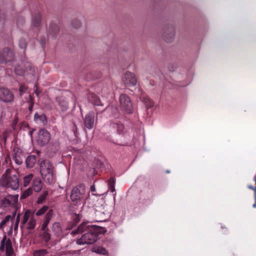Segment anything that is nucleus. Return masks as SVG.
<instances>
[{
    "label": "nucleus",
    "instance_id": "f257e3e1",
    "mask_svg": "<svg viewBox=\"0 0 256 256\" xmlns=\"http://www.w3.org/2000/svg\"><path fill=\"white\" fill-rule=\"evenodd\" d=\"M2 184L12 190H16L19 186V181L16 172L12 169H7L0 180Z\"/></svg>",
    "mask_w": 256,
    "mask_h": 256
},
{
    "label": "nucleus",
    "instance_id": "f03ea898",
    "mask_svg": "<svg viewBox=\"0 0 256 256\" xmlns=\"http://www.w3.org/2000/svg\"><path fill=\"white\" fill-rule=\"evenodd\" d=\"M106 230L104 228L100 226L94 228V232H85L76 240V244L79 245L91 244L98 240V234L105 232Z\"/></svg>",
    "mask_w": 256,
    "mask_h": 256
},
{
    "label": "nucleus",
    "instance_id": "7ed1b4c3",
    "mask_svg": "<svg viewBox=\"0 0 256 256\" xmlns=\"http://www.w3.org/2000/svg\"><path fill=\"white\" fill-rule=\"evenodd\" d=\"M34 214V212L30 210H26L24 212L20 224L22 230H26L30 232L36 228V220Z\"/></svg>",
    "mask_w": 256,
    "mask_h": 256
},
{
    "label": "nucleus",
    "instance_id": "20e7f679",
    "mask_svg": "<svg viewBox=\"0 0 256 256\" xmlns=\"http://www.w3.org/2000/svg\"><path fill=\"white\" fill-rule=\"evenodd\" d=\"M53 166L48 160H44L40 164V172L44 180L52 184L54 180Z\"/></svg>",
    "mask_w": 256,
    "mask_h": 256
},
{
    "label": "nucleus",
    "instance_id": "39448f33",
    "mask_svg": "<svg viewBox=\"0 0 256 256\" xmlns=\"http://www.w3.org/2000/svg\"><path fill=\"white\" fill-rule=\"evenodd\" d=\"M85 192V188L82 185L74 188L70 194L72 201L76 203L82 202L84 200Z\"/></svg>",
    "mask_w": 256,
    "mask_h": 256
},
{
    "label": "nucleus",
    "instance_id": "423d86ee",
    "mask_svg": "<svg viewBox=\"0 0 256 256\" xmlns=\"http://www.w3.org/2000/svg\"><path fill=\"white\" fill-rule=\"evenodd\" d=\"M14 52L8 48H4L0 51V63L11 64L14 60Z\"/></svg>",
    "mask_w": 256,
    "mask_h": 256
},
{
    "label": "nucleus",
    "instance_id": "0eeeda50",
    "mask_svg": "<svg viewBox=\"0 0 256 256\" xmlns=\"http://www.w3.org/2000/svg\"><path fill=\"white\" fill-rule=\"evenodd\" d=\"M120 107L122 110L126 112H132L133 104L130 97L126 94H122L119 98Z\"/></svg>",
    "mask_w": 256,
    "mask_h": 256
},
{
    "label": "nucleus",
    "instance_id": "6e6552de",
    "mask_svg": "<svg viewBox=\"0 0 256 256\" xmlns=\"http://www.w3.org/2000/svg\"><path fill=\"white\" fill-rule=\"evenodd\" d=\"M0 250H5L6 256H14V250L11 240L4 235L1 240Z\"/></svg>",
    "mask_w": 256,
    "mask_h": 256
},
{
    "label": "nucleus",
    "instance_id": "1a4fd4ad",
    "mask_svg": "<svg viewBox=\"0 0 256 256\" xmlns=\"http://www.w3.org/2000/svg\"><path fill=\"white\" fill-rule=\"evenodd\" d=\"M36 138L38 144L42 146L48 144L50 142V135L46 130L41 129L38 133Z\"/></svg>",
    "mask_w": 256,
    "mask_h": 256
},
{
    "label": "nucleus",
    "instance_id": "9d476101",
    "mask_svg": "<svg viewBox=\"0 0 256 256\" xmlns=\"http://www.w3.org/2000/svg\"><path fill=\"white\" fill-rule=\"evenodd\" d=\"M97 227L98 226L90 224L88 222H84L78 226L76 231H72V234L94 232V228H97Z\"/></svg>",
    "mask_w": 256,
    "mask_h": 256
},
{
    "label": "nucleus",
    "instance_id": "9b49d317",
    "mask_svg": "<svg viewBox=\"0 0 256 256\" xmlns=\"http://www.w3.org/2000/svg\"><path fill=\"white\" fill-rule=\"evenodd\" d=\"M123 82L126 87L134 86L136 85L137 80L134 74L130 72H126L124 77L122 78Z\"/></svg>",
    "mask_w": 256,
    "mask_h": 256
},
{
    "label": "nucleus",
    "instance_id": "f8f14e48",
    "mask_svg": "<svg viewBox=\"0 0 256 256\" xmlns=\"http://www.w3.org/2000/svg\"><path fill=\"white\" fill-rule=\"evenodd\" d=\"M18 200V195H8L1 200V206L6 208L10 206H14Z\"/></svg>",
    "mask_w": 256,
    "mask_h": 256
},
{
    "label": "nucleus",
    "instance_id": "ddd939ff",
    "mask_svg": "<svg viewBox=\"0 0 256 256\" xmlns=\"http://www.w3.org/2000/svg\"><path fill=\"white\" fill-rule=\"evenodd\" d=\"M14 94L8 88H0V99L4 102H12L14 99Z\"/></svg>",
    "mask_w": 256,
    "mask_h": 256
},
{
    "label": "nucleus",
    "instance_id": "4468645a",
    "mask_svg": "<svg viewBox=\"0 0 256 256\" xmlns=\"http://www.w3.org/2000/svg\"><path fill=\"white\" fill-rule=\"evenodd\" d=\"M12 158L16 164L20 165L22 163L24 155L20 148H15L14 149Z\"/></svg>",
    "mask_w": 256,
    "mask_h": 256
},
{
    "label": "nucleus",
    "instance_id": "2eb2a0df",
    "mask_svg": "<svg viewBox=\"0 0 256 256\" xmlns=\"http://www.w3.org/2000/svg\"><path fill=\"white\" fill-rule=\"evenodd\" d=\"M94 113H88L85 116L84 124L86 127L91 129L94 126Z\"/></svg>",
    "mask_w": 256,
    "mask_h": 256
},
{
    "label": "nucleus",
    "instance_id": "dca6fc26",
    "mask_svg": "<svg viewBox=\"0 0 256 256\" xmlns=\"http://www.w3.org/2000/svg\"><path fill=\"white\" fill-rule=\"evenodd\" d=\"M52 210H49L45 215V220H44L41 228V230L43 232L46 230H48V223L52 218Z\"/></svg>",
    "mask_w": 256,
    "mask_h": 256
},
{
    "label": "nucleus",
    "instance_id": "f3484780",
    "mask_svg": "<svg viewBox=\"0 0 256 256\" xmlns=\"http://www.w3.org/2000/svg\"><path fill=\"white\" fill-rule=\"evenodd\" d=\"M34 120L38 124L46 125L47 124V118L44 113H35Z\"/></svg>",
    "mask_w": 256,
    "mask_h": 256
},
{
    "label": "nucleus",
    "instance_id": "a211bd4d",
    "mask_svg": "<svg viewBox=\"0 0 256 256\" xmlns=\"http://www.w3.org/2000/svg\"><path fill=\"white\" fill-rule=\"evenodd\" d=\"M140 98L144 104L147 109H148L154 106L153 101L150 100L146 94L142 93L140 96Z\"/></svg>",
    "mask_w": 256,
    "mask_h": 256
},
{
    "label": "nucleus",
    "instance_id": "6ab92c4d",
    "mask_svg": "<svg viewBox=\"0 0 256 256\" xmlns=\"http://www.w3.org/2000/svg\"><path fill=\"white\" fill-rule=\"evenodd\" d=\"M36 161V157L35 155L32 154L28 156L26 160V167L28 168H33L35 166Z\"/></svg>",
    "mask_w": 256,
    "mask_h": 256
},
{
    "label": "nucleus",
    "instance_id": "aec40b11",
    "mask_svg": "<svg viewBox=\"0 0 256 256\" xmlns=\"http://www.w3.org/2000/svg\"><path fill=\"white\" fill-rule=\"evenodd\" d=\"M60 32V28L58 25L54 24H51L48 30L49 36H52L54 38Z\"/></svg>",
    "mask_w": 256,
    "mask_h": 256
},
{
    "label": "nucleus",
    "instance_id": "412c9836",
    "mask_svg": "<svg viewBox=\"0 0 256 256\" xmlns=\"http://www.w3.org/2000/svg\"><path fill=\"white\" fill-rule=\"evenodd\" d=\"M168 32H170L168 34L164 33V38L166 42H170L174 38V28L172 26L168 28Z\"/></svg>",
    "mask_w": 256,
    "mask_h": 256
},
{
    "label": "nucleus",
    "instance_id": "4be33fe9",
    "mask_svg": "<svg viewBox=\"0 0 256 256\" xmlns=\"http://www.w3.org/2000/svg\"><path fill=\"white\" fill-rule=\"evenodd\" d=\"M42 187V182L39 178H35L32 182V188L35 192H40Z\"/></svg>",
    "mask_w": 256,
    "mask_h": 256
},
{
    "label": "nucleus",
    "instance_id": "5701e85b",
    "mask_svg": "<svg viewBox=\"0 0 256 256\" xmlns=\"http://www.w3.org/2000/svg\"><path fill=\"white\" fill-rule=\"evenodd\" d=\"M41 15L39 12H38L35 15H32V25L34 27L38 28L41 22Z\"/></svg>",
    "mask_w": 256,
    "mask_h": 256
},
{
    "label": "nucleus",
    "instance_id": "b1692460",
    "mask_svg": "<svg viewBox=\"0 0 256 256\" xmlns=\"http://www.w3.org/2000/svg\"><path fill=\"white\" fill-rule=\"evenodd\" d=\"M52 230L56 236H60L62 234L60 225L58 222H55L52 224Z\"/></svg>",
    "mask_w": 256,
    "mask_h": 256
},
{
    "label": "nucleus",
    "instance_id": "393cba45",
    "mask_svg": "<svg viewBox=\"0 0 256 256\" xmlns=\"http://www.w3.org/2000/svg\"><path fill=\"white\" fill-rule=\"evenodd\" d=\"M49 210H52L51 209H49L48 206H44L38 209V210L36 211L35 214L36 216H39L44 215V214H46Z\"/></svg>",
    "mask_w": 256,
    "mask_h": 256
},
{
    "label": "nucleus",
    "instance_id": "a878e982",
    "mask_svg": "<svg viewBox=\"0 0 256 256\" xmlns=\"http://www.w3.org/2000/svg\"><path fill=\"white\" fill-rule=\"evenodd\" d=\"M92 251L94 252L101 254H107V251L102 246L94 247L92 249Z\"/></svg>",
    "mask_w": 256,
    "mask_h": 256
},
{
    "label": "nucleus",
    "instance_id": "bb28decb",
    "mask_svg": "<svg viewBox=\"0 0 256 256\" xmlns=\"http://www.w3.org/2000/svg\"><path fill=\"white\" fill-rule=\"evenodd\" d=\"M33 174H29L28 176H26L24 178V186L26 187L28 186L30 184V182L32 180L33 178Z\"/></svg>",
    "mask_w": 256,
    "mask_h": 256
},
{
    "label": "nucleus",
    "instance_id": "cd10ccee",
    "mask_svg": "<svg viewBox=\"0 0 256 256\" xmlns=\"http://www.w3.org/2000/svg\"><path fill=\"white\" fill-rule=\"evenodd\" d=\"M20 214L18 213L16 219L15 220L14 223L12 225V227L14 228V230L16 232L18 230V225L20 223Z\"/></svg>",
    "mask_w": 256,
    "mask_h": 256
},
{
    "label": "nucleus",
    "instance_id": "c85d7f7f",
    "mask_svg": "<svg viewBox=\"0 0 256 256\" xmlns=\"http://www.w3.org/2000/svg\"><path fill=\"white\" fill-rule=\"evenodd\" d=\"M114 182H114V179L113 178H110L108 180V188H109V190L112 192H114V190H115Z\"/></svg>",
    "mask_w": 256,
    "mask_h": 256
},
{
    "label": "nucleus",
    "instance_id": "c756f323",
    "mask_svg": "<svg viewBox=\"0 0 256 256\" xmlns=\"http://www.w3.org/2000/svg\"><path fill=\"white\" fill-rule=\"evenodd\" d=\"M32 190L30 188H28L23 192L20 196L21 198H26L32 194Z\"/></svg>",
    "mask_w": 256,
    "mask_h": 256
},
{
    "label": "nucleus",
    "instance_id": "7c9ffc66",
    "mask_svg": "<svg viewBox=\"0 0 256 256\" xmlns=\"http://www.w3.org/2000/svg\"><path fill=\"white\" fill-rule=\"evenodd\" d=\"M14 72L16 75L22 76L24 73V70L18 66L14 68Z\"/></svg>",
    "mask_w": 256,
    "mask_h": 256
},
{
    "label": "nucleus",
    "instance_id": "2f4dec72",
    "mask_svg": "<svg viewBox=\"0 0 256 256\" xmlns=\"http://www.w3.org/2000/svg\"><path fill=\"white\" fill-rule=\"evenodd\" d=\"M47 254L46 250H36L34 252V256H45Z\"/></svg>",
    "mask_w": 256,
    "mask_h": 256
},
{
    "label": "nucleus",
    "instance_id": "473e14b6",
    "mask_svg": "<svg viewBox=\"0 0 256 256\" xmlns=\"http://www.w3.org/2000/svg\"><path fill=\"white\" fill-rule=\"evenodd\" d=\"M48 192H44L43 194H42L38 198L37 202L38 204L42 203L46 199V196H48Z\"/></svg>",
    "mask_w": 256,
    "mask_h": 256
},
{
    "label": "nucleus",
    "instance_id": "72a5a7b5",
    "mask_svg": "<svg viewBox=\"0 0 256 256\" xmlns=\"http://www.w3.org/2000/svg\"><path fill=\"white\" fill-rule=\"evenodd\" d=\"M12 220V218L10 215L7 216L4 220H3L0 224V228H2L8 222Z\"/></svg>",
    "mask_w": 256,
    "mask_h": 256
},
{
    "label": "nucleus",
    "instance_id": "f704fd0d",
    "mask_svg": "<svg viewBox=\"0 0 256 256\" xmlns=\"http://www.w3.org/2000/svg\"><path fill=\"white\" fill-rule=\"evenodd\" d=\"M27 44L26 42V40L25 39L23 38H21L19 42V46L21 48H26V47Z\"/></svg>",
    "mask_w": 256,
    "mask_h": 256
},
{
    "label": "nucleus",
    "instance_id": "c9c22d12",
    "mask_svg": "<svg viewBox=\"0 0 256 256\" xmlns=\"http://www.w3.org/2000/svg\"><path fill=\"white\" fill-rule=\"evenodd\" d=\"M28 88L24 84H21L19 88V92L20 94L22 95L24 92H25L27 90Z\"/></svg>",
    "mask_w": 256,
    "mask_h": 256
},
{
    "label": "nucleus",
    "instance_id": "e433bc0d",
    "mask_svg": "<svg viewBox=\"0 0 256 256\" xmlns=\"http://www.w3.org/2000/svg\"><path fill=\"white\" fill-rule=\"evenodd\" d=\"M72 26L76 28H78L81 26L80 22L78 20H74L72 22Z\"/></svg>",
    "mask_w": 256,
    "mask_h": 256
},
{
    "label": "nucleus",
    "instance_id": "4c0bfd02",
    "mask_svg": "<svg viewBox=\"0 0 256 256\" xmlns=\"http://www.w3.org/2000/svg\"><path fill=\"white\" fill-rule=\"evenodd\" d=\"M44 232L43 238L46 242H47L50 240V234L48 232V230H46L45 232Z\"/></svg>",
    "mask_w": 256,
    "mask_h": 256
},
{
    "label": "nucleus",
    "instance_id": "58836bf2",
    "mask_svg": "<svg viewBox=\"0 0 256 256\" xmlns=\"http://www.w3.org/2000/svg\"><path fill=\"white\" fill-rule=\"evenodd\" d=\"M40 42L42 48H44L46 44V38L44 37L41 38L40 40Z\"/></svg>",
    "mask_w": 256,
    "mask_h": 256
},
{
    "label": "nucleus",
    "instance_id": "ea45409f",
    "mask_svg": "<svg viewBox=\"0 0 256 256\" xmlns=\"http://www.w3.org/2000/svg\"><path fill=\"white\" fill-rule=\"evenodd\" d=\"M124 128L122 124H119L118 126V133H122L123 132V129Z\"/></svg>",
    "mask_w": 256,
    "mask_h": 256
},
{
    "label": "nucleus",
    "instance_id": "a19ab883",
    "mask_svg": "<svg viewBox=\"0 0 256 256\" xmlns=\"http://www.w3.org/2000/svg\"><path fill=\"white\" fill-rule=\"evenodd\" d=\"M68 103L66 102H64V105L62 106H63V109L62 110V111H64V110H66V108H68Z\"/></svg>",
    "mask_w": 256,
    "mask_h": 256
},
{
    "label": "nucleus",
    "instance_id": "79ce46f5",
    "mask_svg": "<svg viewBox=\"0 0 256 256\" xmlns=\"http://www.w3.org/2000/svg\"><path fill=\"white\" fill-rule=\"evenodd\" d=\"M94 98L96 100L94 104L99 105V103L100 102V99L96 96H95Z\"/></svg>",
    "mask_w": 256,
    "mask_h": 256
},
{
    "label": "nucleus",
    "instance_id": "37998d69",
    "mask_svg": "<svg viewBox=\"0 0 256 256\" xmlns=\"http://www.w3.org/2000/svg\"><path fill=\"white\" fill-rule=\"evenodd\" d=\"M34 86L36 88V89L35 90V93L36 94L37 96H38L40 92L38 90L37 85L36 84Z\"/></svg>",
    "mask_w": 256,
    "mask_h": 256
},
{
    "label": "nucleus",
    "instance_id": "c03bdc74",
    "mask_svg": "<svg viewBox=\"0 0 256 256\" xmlns=\"http://www.w3.org/2000/svg\"><path fill=\"white\" fill-rule=\"evenodd\" d=\"M91 191L92 192H95L96 191V187L94 184H92L90 187Z\"/></svg>",
    "mask_w": 256,
    "mask_h": 256
},
{
    "label": "nucleus",
    "instance_id": "a18cd8bd",
    "mask_svg": "<svg viewBox=\"0 0 256 256\" xmlns=\"http://www.w3.org/2000/svg\"><path fill=\"white\" fill-rule=\"evenodd\" d=\"M32 108H33V104H30V105L28 106L29 110L30 111H32Z\"/></svg>",
    "mask_w": 256,
    "mask_h": 256
},
{
    "label": "nucleus",
    "instance_id": "49530a36",
    "mask_svg": "<svg viewBox=\"0 0 256 256\" xmlns=\"http://www.w3.org/2000/svg\"><path fill=\"white\" fill-rule=\"evenodd\" d=\"M5 16L4 14H2V16H0V22H2V20L4 19Z\"/></svg>",
    "mask_w": 256,
    "mask_h": 256
},
{
    "label": "nucleus",
    "instance_id": "de8ad7c7",
    "mask_svg": "<svg viewBox=\"0 0 256 256\" xmlns=\"http://www.w3.org/2000/svg\"><path fill=\"white\" fill-rule=\"evenodd\" d=\"M248 188H250V189H252V190H254V191L255 192V189H256V188H254L252 186H248Z\"/></svg>",
    "mask_w": 256,
    "mask_h": 256
},
{
    "label": "nucleus",
    "instance_id": "09e8293b",
    "mask_svg": "<svg viewBox=\"0 0 256 256\" xmlns=\"http://www.w3.org/2000/svg\"><path fill=\"white\" fill-rule=\"evenodd\" d=\"M255 203L253 205L254 208L256 207V194H254Z\"/></svg>",
    "mask_w": 256,
    "mask_h": 256
},
{
    "label": "nucleus",
    "instance_id": "8fccbe9b",
    "mask_svg": "<svg viewBox=\"0 0 256 256\" xmlns=\"http://www.w3.org/2000/svg\"><path fill=\"white\" fill-rule=\"evenodd\" d=\"M20 21H22V22H24L23 18H20L18 19V24H19V22H20Z\"/></svg>",
    "mask_w": 256,
    "mask_h": 256
},
{
    "label": "nucleus",
    "instance_id": "3c124183",
    "mask_svg": "<svg viewBox=\"0 0 256 256\" xmlns=\"http://www.w3.org/2000/svg\"><path fill=\"white\" fill-rule=\"evenodd\" d=\"M96 78H98V77H96ZM87 78L88 80V79H90V80H94V78H95V77H93V78H88V76H87V78Z\"/></svg>",
    "mask_w": 256,
    "mask_h": 256
},
{
    "label": "nucleus",
    "instance_id": "603ef678",
    "mask_svg": "<svg viewBox=\"0 0 256 256\" xmlns=\"http://www.w3.org/2000/svg\"><path fill=\"white\" fill-rule=\"evenodd\" d=\"M9 158H7L6 159V162H8V160H9Z\"/></svg>",
    "mask_w": 256,
    "mask_h": 256
},
{
    "label": "nucleus",
    "instance_id": "864d4df0",
    "mask_svg": "<svg viewBox=\"0 0 256 256\" xmlns=\"http://www.w3.org/2000/svg\"><path fill=\"white\" fill-rule=\"evenodd\" d=\"M16 212H15L14 214H13V216H12V217H14L16 215Z\"/></svg>",
    "mask_w": 256,
    "mask_h": 256
},
{
    "label": "nucleus",
    "instance_id": "5fc2aeb1",
    "mask_svg": "<svg viewBox=\"0 0 256 256\" xmlns=\"http://www.w3.org/2000/svg\"><path fill=\"white\" fill-rule=\"evenodd\" d=\"M32 132H30V136H32Z\"/></svg>",
    "mask_w": 256,
    "mask_h": 256
},
{
    "label": "nucleus",
    "instance_id": "6e6d98bb",
    "mask_svg": "<svg viewBox=\"0 0 256 256\" xmlns=\"http://www.w3.org/2000/svg\"><path fill=\"white\" fill-rule=\"evenodd\" d=\"M254 180H255V181L256 182V176H255V178H254Z\"/></svg>",
    "mask_w": 256,
    "mask_h": 256
},
{
    "label": "nucleus",
    "instance_id": "4d7b16f0",
    "mask_svg": "<svg viewBox=\"0 0 256 256\" xmlns=\"http://www.w3.org/2000/svg\"><path fill=\"white\" fill-rule=\"evenodd\" d=\"M166 172L168 173V172H170V171L168 170V171H166Z\"/></svg>",
    "mask_w": 256,
    "mask_h": 256
},
{
    "label": "nucleus",
    "instance_id": "13d9d810",
    "mask_svg": "<svg viewBox=\"0 0 256 256\" xmlns=\"http://www.w3.org/2000/svg\"><path fill=\"white\" fill-rule=\"evenodd\" d=\"M255 194H256V189H255Z\"/></svg>",
    "mask_w": 256,
    "mask_h": 256
}]
</instances>
